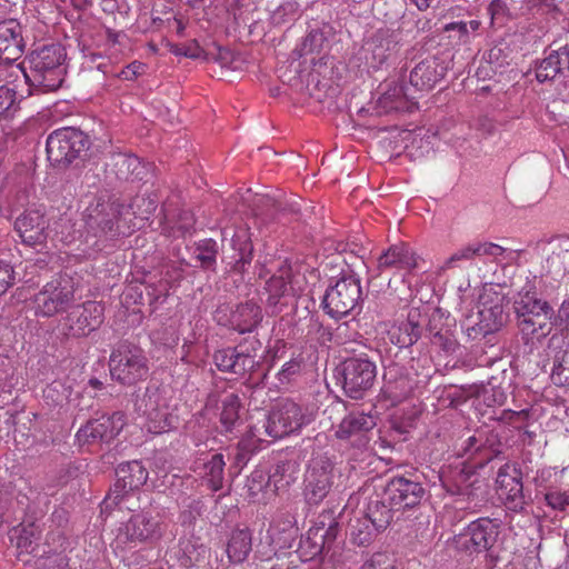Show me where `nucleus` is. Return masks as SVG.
<instances>
[{
    "mask_svg": "<svg viewBox=\"0 0 569 569\" xmlns=\"http://www.w3.org/2000/svg\"><path fill=\"white\" fill-rule=\"evenodd\" d=\"M209 548L198 539H184L179 542L177 559L184 568L198 567L209 558Z\"/></svg>",
    "mask_w": 569,
    "mask_h": 569,
    "instance_id": "29",
    "label": "nucleus"
},
{
    "mask_svg": "<svg viewBox=\"0 0 569 569\" xmlns=\"http://www.w3.org/2000/svg\"><path fill=\"white\" fill-rule=\"evenodd\" d=\"M111 378L123 386L147 379L149 361L142 348L130 342L119 343L109 358Z\"/></svg>",
    "mask_w": 569,
    "mask_h": 569,
    "instance_id": "3",
    "label": "nucleus"
},
{
    "mask_svg": "<svg viewBox=\"0 0 569 569\" xmlns=\"http://www.w3.org/2000/svg\"><path fill=\"white\" fill-rule=\"evenodd\" d=\"M545 501L552 510L567 512L569 509V489H550L545 493Z\"/></svg>",
    "mask_w": 569,
    "mask_h": 569,
    "instance_id": "49",
    "label": "nucleus"
},
{
    "mask_svg": "<svg viewBox=\"0 0 569 569\" xmlns=\"http://www.w3.org/2000/svg\"><path fill=\"white\" fill-rule=\"evenodd\" d=\"M166 530L167 523L160 513L141 510L120 527L117 543L123 545V549L136 548L138 545L153 546L162 539Z\"/></svg>",
    "mask_w": 569,
    "mask_h": 569,
    "instance_id": "2",
    "label": "nucleus"
},
{
    "mask_svg": "<svg viewBox=\"0 0 569 569\" xmlns=\"http://www.w3.org/2000/svg\"><path fill=\"white\" fill-rule=\"evenodd\" d=\"M64 48L58 43L38 46L30 54V68L33 80L44 91H54L63 81L62 62L66 59Z\"/></svg>",
    "mask_w": 569,
    "mask_h": 569,
    "instance_id": "5",
    "label": "nucleus"
},
{
    "mask_svg": "<svg viewBox=\"0 0 569 569\" xmlns=\"http://www.w3.org/2000/svg\"><path fill=\"white\" fill-rule=\"evenodd\" d=\"M563 66H566L565 53H562V47H559L540 62L536 70V78L539 82L552 80Z\"/></svg>",
    "mask_w": 569,
    "mask_h": 569,
    "instance_id": "37",
    "label": "nucleus"
},
{
    "mask_svg": "<svg viewBox=\"0 0 569 569\" xmlns=\"http://www.w3.org/2000/svg\"><path fill=\"white\" fill-rule=\"evenodd\" d=\"M307 281L301 267L283 262L278 271L266 282L268 303L276 306L281 298L297 296L306 288Z\"/></svg>",
    "mask_w": 569,
    "mask_h": 569,
    "instance_id": "14",
    "label": "nucleus"
},
{
    "mask_svg": "<svg viewBox=\"0 0 569 569\" xmlns=\"http://www.w3.org/2000/svg\"><path fill=\"white\" fill-rule=\"evenodd\" d=\"M194 226V217L189 210H181L178 214V220L171 227V236L184 237L191 233Z\"/></svg>",
    "mask_w": 569,
    "mask_h": 569,
    "instance_id": "51",
    "label": "nucleus"
},
{
    "mask_svg": "<svg viewBox=\"0 0 569 569\" xmlns=\"http://www.w3.org/2000/svg\"><path fill=\"white\" fill-rule=\"evenodd\" d=\"M123 426L122 413L103 415L97 419L89 420L81 427L77 432V439L80 445L108 443L119 435Z\"/></svg>",
    "mask_w": 569,
    "mask_h": 569,
    "instance_id": "18",
    "label": "nucleus"
},
{
    "mask_svg": "<svg viewBox=\"0 0 569 569\" xmlns=\"http://www.w3.org/2000/svg\"><path fill=\"white\" fill-rule=\"evenodd\" d=\"M22 32V27L16 18L2 19L0 21V36H21Z\"/></svg>",
    "mask_w": 569,
    "mask_h": 569,
    "instance_id": "61",
    "label": "nucleus"
},
{
    "mask_svg": "<svg viewBox=\"0 0 569 569\" xmlns=\"http://www.w3.org/2000/svg\"><path fill=\"white\" fill-rule=\"evenodd\" d=\"M240 408V398L237 395L230 393L223 398L220 422L226 432L231 431L238 422Z\"/></svg>",
    "mask_w": 569,
    "mask_h": 569,
    "instance_id": "43",
    "label": "nucleus"
},
{
    "mask_svg": "<svg viewBox=\"0 0 569 569\" xmlns=\"http://www.w3.org/2000/svg\"><path fill=\"white\" fill-rule=\"evenodd\" d=\"M212 359L218 370L239 376L244 375L256 366L253 356L231 347L216 350Z\"/></svg>",
    "mask_w": 569,
    "mask_h": 569,
    "instance_id": "24",
    "label": "nucleus"
},
{
    "mask_svg": "<svg viewBox=\"0 0 569 569\" xmlns=\"http://www.w3.org/2000/svg\"><path fill=\"white\" fill-rule=\"evenodd\" d=\"M27 76L7 77V84L0 86V116L9 111L16 102V92H27Z\"/></svg>",
    "mask_w": 569,
    "mask_h": 569,
    "instance_id": "36",
    "label": "nucleus"
},
{
    "mask_svg": "<svg viewBox=\"0 0 569 569\" xmlns=\"http://www.w3.org/2000/svg\"><path fill=\"white\" fill-rule=\"evenodd\" d=\"M313 420V416L302 406L283 400L269 413V433L271 439H280L297 431Z\"/></svg>",
    "mask_w": 569,
    "mask_h": 569,
    "instance_id": "9",
    "label": "nucleus"
},
{
    "mask_svg": "<svg viewBox=\"0 0 569 569\" xmlns=\"http://www.w3.org/2000/svg\"><path fill=\"white\" fill-rule=\"evenodd\" d=\"M170 47V51L176 56H183L187 58L198 59H214L221 63H228L232 60V53L229 49L212 42L213 48H207L201 44L196 38L188 39L187 41L178 44L166 42Z\"/></svg>",
    "mask_w": 569,
    "mask_h": 569,
    "instance_id": "22",
    "label": "nucleus"
},
{
    "mask_svg": "<svg viewBox=\"0 0 569 569\" xmlns=\"http://www.w3.org/2000/svg\"><path fill=\"white\" fill-rule=\"evenodd\" d=\"M419 266V257L405 242H399L390 246L387 250L382 251L377 259V267L380 272L397 269L411 271Z\"/></svg>",
    "mask_w": 569,
    "mask_h": 569,
    "instance_id": "21",
    "label": "nucleus"
},
{
    "mask_svg": "<svg viewBox=\"0 0 569 569\" xmlns=\"http://www.w3.org/2000/svg\"><path fill=\"white\" fill-rule=\"evenodd\" d=\"M333 462L323 456L313 458L305 476V497L309 505H319L332 487Z\"/></svg>",
    "mask_w": 569,
    "mask_h": 569,
    "instance_id": "13",
    "label": "nucleus"
},
{
    "mask_svg": "<svg viewBox=\"0 0 569 569\" xmlns=\"http://www.w3.org/2000/svg\"><path fill=\"white\" fill-rule=\"evenodd\" d=\"M217 243L213 240L202 241L197 247L196 259L203 269H212L217 260Z\"/></svg>",
    "mask_w": 569,
    "mask_h": 569,
    "instance_id": "48",
    "label": "nucleus"
},
{
    "mask_svg": "<svg viewBox=\"0 0 569 569\" xmlns=\"http://www.w3.org/2000/svg\"><path fill=\"white\" fill-rule=\"evenodd\" d=\"M383 489L387 499L391 500V505L396 506L398 511L419 505L425 495L419 481L402 476L391 478Z\"/></svg>",
    "mask_w": 569,
    "mask_h": 569,
    "instance_id": "19",
    "label": "nucleus"
},
{
    "mask_svg": "<svg viewBox=\"0 0 569 569\" xmlns=\"http://www.w3.org/2000/svg\"><path fill=\"white\" fill-rule=\"evenodd\" d=\"M496 483L498 496L509 510L520 512L525 509L522 473L516 465L505 463L501 466Z\"/></svg>",
    "mask_w": 569,
    "mask_h": 569,
    "instance_id": "16",
    "label": "nucleus"
},
{
    "mask_svg": "<svg viewBox=\"0 0 569 569\" xmlns=\"http://www.w3.org/2000/svg\"><path fill=\"white\" fill-rule=\"evenodd\" d=\"M233 248L238 249L239 258L233 264V270L239 273H244L247 267L252 261L253 246L249 239L247 231L241 230L237 232L232 239Z\"/></svg>",
    "mask_w": 569,
    "mask_h": 569,
    "instance_id": "40",
    "label": "nucleus"
},
{
    "mask_svg": "<svg viewBox=\"0 0 569 569\" xmlns=\"http://www.w3.org/2000/svg\"><path fill=\"white\" fill-rule=\"evenodd\" d=\"M157 209L154 200L146 197H136L129 206H126V214L131 230L137 228V219L148 220L150 214Z\"/></svg>",
    "mask_w": 569,
    "mask_h": 569,
    "instance_id": "41",
    "label": "nucleus"
},
{
    "mask_svg": "<svg viewBox=\"0 0 569 569\" xmlns=\"http://www.w3.org/2000/svg\"><path fill=\"white\" fill-rule=\"evenodd\" d=\"M482 446L483 443L480 439H478L476 436H470L457 449V455L460 457L472 456L473 453L478 452Z\"/></svg>",
    "mask_w": 569,
    "mask_h": 569,
    "instance_id": "60",
    "label": "nucleus"
},
{
    "mask_svg": "<svg viewBox=\"0 0 569 569\" xmlns=\"http://www.w3.org/2000/svg\"><path fill=\"white\" fill-rule=\"evenodd\" d=\"M378 104L387 113L412 112L413 109V103L403 96L401 87H395L382 93L378 100Z\"/></svg>",
    "mask_w": 569,
    "mask_h": 569,
    "instance_id": "38",
    "label": "nucleus"
},
{
    "mask_svg": "<svg viewBox=\"0 0 569 569\" xmlns=\"http://www.w3.org/2000/svg\"><path fill=\"white\" fill-rule=\"evenodd\" d=\"M480 21L479 20H470L469 22L465 21H457L447 23L442 31L450 32L456 31L460 36L468 34L470 31H477L479 29Z\"/></svg>",
    "mask_w": 569,
    "mask_h": 569,
    "instance_id": "59",
    "label": "nucleus"
},
{
    "mask_svg": "<svg viewBox=\"0 0 569 569\" xmlns=\"http://www.w3.org/2000/svg\"><path fill=\"white\" fill-rule=\"evenodd\" d=\"M342 388L351 399H361L376 380L377 367L368 357H351L341 365Z\"/></svg>",
    "mask_w": 569,
    "mask_h": 569,
    "instance_id": "8",
    "label": "nucleus"
},
{
    "mask_svg": "<svg viewBox=\"0 0 569 569\" xmlns=\"http://www.w3.org/2000/svg\"><path fill=\"white\" fill-rule=\"evenodd\" d=\"M252 550V533L248 528L231 531L226 552L231 563L244 562Z\"/></svg>",
    "mask_w": 569,
    "mask_h": 569,
    "instance_id": "27",
    "label": "nucleus"
},
{
    "mask_svg": "<svg viewBox=\"0 0 569 569\" xmlns=\"http://www.w3.org/2000/svg\"><path fill=\"white\" fill-rule=\"evenodd\" d=\"M87 223L112 236L127 234L131 231L126 214V206L118 202L98 201L86 210Z\"/></svg>",
    "mask_w": 569,
    "mask_h": 569,
    "instance_id": "10",
    "label": "nucleus"
},
{
    "mask_svg": "<svg viewBox=\"0 0 569 569\" xmlns=\"http://www.w3.org/2000/svg\"><path fill=\"white\" fill-rule=\"evenodd\" d=\"M78 282L68 274L48 281L32 298L37 317L51 318L64 311L74 300Z\"/></svg>",
    "mask_w": 569,
    "mask_h": 569,
    "instance_id": "4",
    "label": "nucleus"
},
{
    "mask_svg": "<svg viewBox=\"0 0 569 569\" xmlns=\"http://www.w3.org/2000/svg\"><path fill=\"white\" fill-rule=\"evenodd\" d=\"M89 147L88 137L74 128H60L47 138L48 160L53 166H67Z\"/></svg>",
    "mask_w": 569,
    "mask_h": 569,
    "instance_id": "7",
    "label": "nucleus"
},
{
    "mask_svg": "<svg viewBox=\"0 0 569 569\" xmlns=\"http://www.w3.org/2000/svg\"><path fill=\"white\" fill-rule=\"evenodd\" d=\"M398 512L396 506L391 505V500L387 499L385 489L380 492L375 491L369 498L366 506L365 515L373 525L375 529L386 530L391 523L395 513Z\"/></svg>",
    "mask_w": 569,
    "mask_h": 569,
    "instance_id": "26",
    "label": "nucleus"
},
{
    "mask_svg": "<svg viewBox=\"0 0 569 569\" xmlns=\"http://www.w3.org/2000/svg\"><path fill=\"white\" fill-rule=\"evenodd\" d=\"M226 462L221 453L212 455L202 463L200 475L212 491H219L223 487Z\"/></svg>",
    "mask_w": 569,
    "mask_h": 569,
    "instance_id": "35",
    "label": "nucleus"
},
{
    "mask_svg": "<svg viewBox=\"0 0 569 569\" xmlns=\"http://www.w3.org/2000/svg\"><path fill=\"white\" fill-rule=\"evenodd\" d=\"M547 256H566V262L569 267V237L558 236L550 240Z\"/></svg>",
    "mask_w": 569,
    "mask_h": 569,
    "instance_id": "56",
    "label": "nucleus"
},
{
    "mask_svg": "<svg viewBox=\"0 0 569 569\" xmlns=\"http://www.w3.org/2000/svg\"><path fill=\"white\" fill-rule=\"evenodd\" d=\"M361 295L360 279L355 274H343L327 289L322 299L323 310L332 319H341L358 307Z\"/></svg>",
    "mask_w": 569,
    "mask_h": 569,
    "instance_id": "6",
    "label": "nucleus"
},
{
    "mask_svg": "<svg viewBox=\"0 0 569 569\" xmlns=\"http://www.w3.org/2000/svg\"><path fill=\"white\" fill-rule=\"evenodd\" d=\"M566 261V256H547L545 268L555 279H562L566 274H569V267Z\"/></svg>",
    "mask_w": 569,
    "mask_h": 569,
    "instance_id": "52",
    "label": "nucleus"
},
{
    "mask_svg": "<svg viewBox=\"0 0 569 569\" xmlns=\"http://www.w3.org/2000/svg\"><path fill=\"white\" fill-rule=\"evenodd\" d=\"M413 391V381L406 372L405 368L398 363H390L383 372V386L381 397L390 402V406H397L405 401Z\"/></svg>",
    "mask_w": 569,
    "mask_h": 569,
    "instance_id": "20",
    "label": "nucleus"
},
{
    "mask_svg": "<svg viewBox=\"0 0 569 569\" xmlns=\"http://www.w3.org/2000/svg\"><path fill=\"white\" fill-rule=\"evenodd\" d=\"M382 530L375 529L373 525L370 523L368 517L365 515L362 520H358L357 525L352 526L351 537L357 545L366 546Z\"/></svg>",
    "mask_w": 569,
    "mask_h": 569,
    "instance_id": "47",
    "label": "nucleus"
},
{
    "mask_svg": "<svg viewBox=\"0 0 569 569\" xmlns=\"http://www.w3.org/2000/svg\"><path fill=\"white\" fill-rule=\"evenodd\" d=\"M447 68L436 58H426L410 72V83L420 91L431 90L446 74Z\"/></svg>",
    "mask_w": 569,
    "mask_h": 569,
    "instance_id": "25",
    "label": "nucleus"
},
{
    "mask_svg": "<svg viewBox=\"0 0 569 569\" xmlns=\"http://www.w3.org/2000/svg\"><path fill=\"white\" fill-rule=\"evenodd\" d=\"M261 309L253 302L239 305L231 313L230 322L240 333L251 332L261 321Z\"/></svg>",
    "mask_w": 569,
    "mask_h": 569,
    "instance_id": "31",
    "label": "nucleus"
},
{
    "mask_svg": "<svg viewBox=\"0 0 569 569\" xmlns=\"http://www.w3.org/2000/svg\"><path fill=\"white\" fill-rule=\"evenodd\" d=\"M323 38H302L301 42L295 46L290 54L291 60L300 59L320 48Z\"/></svg>",
    "mask_w": 569,
    "mask_h": 569,
    "instance_id": "54",
    "label": "nucleus"
},
{
    "mask_svg": "<svg viewBox=\"0 0 569 569\" xmlns=\"http://www.w3.org/2000/svg\"><path fill=\"white\" fill-rule=\"evenodd\" d=\"M417 312L410 311L408 318L389 330L390 341L399 348H407L418 341L421 327L416 320Z\"/></svg>",
    "mask_w": 569,
    "mask_h": 569,
    "instance_id": "28",
    "label": "nucleus"
},
{
    "mask_svg": "<svg viewBox=\"0 0 569 569\" xmlns=\"http://www.w3.org/2000/svg\"><path fill=\"white\" fill-rule=\"evenodd\" d=\"M461 261H463V259L460 257L458 251H455L441 266L438 267L436 272L438 276H442L448 270L457 268Z\"/></svg>",
    "mask_w": 569,
    "mask_h": 569,
    "instance_id": "64",
    "label": "nucleus"
},
{
    "mask_svg": "<svg viewBox=\"0 0 569 569\" xmlns=\"http://www.w3.org/2000/svg\"><path fill=\"white\" fill-rule=\"evenodd\" d=\"M116 475L118 479L104 499L107 508L120 505L129 492L139 490L149 478L147 468L139 460L120 463Z\"/></svg>",
    "mask_w": 569,
    "mask_h": 569,
    "instance_id": "12",
    "label": "nucleus"
},
{
    "mask_svg": "<svg viewBox=\"0 0 569 569\" xmlns=\"http://www.w3.org/2000/svg\"><path fill=\"white\" fill-rule=\"evenodd\" d=\"M36 569H70L68 559L62 555H53L37 561Z\"/></svg>",
    "mask_w": 569,
    "mask_h": 569,
    "instance_id": "58",
    "label": "nucleus"
},
{
    "mask_svg": "<svg viewBox=\"0 0 569 569\" xmlns=\"http://www.w3.org/2000/svg\"><path fill=\"white\" fill-rule=\"evenodd\" d=\"M303 365V358L301 355L291 358L289 361H287L280 371L278 372V380L281 383H289L291 382L297 376L300 375L302 370Z\"/></svg>",
    "mask_w": 569,
    "mask_h": 569,
    "instance_id": "50",
    "label": "nucleus"
},
{
    "mask_svg": "<svg viewBox=\"0 0 569 569\" xmlns=\"http://www.w3.org/2000/svg\"><path fill=\"white\" fill-rule=\"evenodd\" d=\"M17 39L18 38H0V63L7 66L6 76L9 78L16 73L26 76L18 64H13V62L22 56V47Z\"/></svg>",
    "mask_w": 569,
    "mask_h": 569,
    "instance_id": "34",
    "label": "nucleus"
},
{
    "mask_svg": "<svg viewBox=\"0 0 569 569\" xmlns=\"http://www.w3.org/2000/svg\"><path fill=\"white\" fill-rule=\"evenodd\" d=\"M502 300L503 298L499 293L492 292L491 296V289H485L483 293L479 297V321L466 329L467 336L470 339L475 340L479 337H486L501 326Z\"/></svg>",
    "mask_w": 569,
    "mask_h": 569,
    "instance_id": "15",
    "label": "nucleus"
},
{
    "mask_svg": "<svg viewBox=\"0 0 569 569\" xmlns=\"http://www.w3.org/2000/svg\"><path fill=\"white\" fill-rule=\"evenodd\" d=\"M104 308L97 301H86L72 308L62 319L61 330L68 338L89 336L103 321Z\"/></svg>",
    "mask_w": 569,
    "mask_h": 569,
    "instance_id": "11",
    "label": "nucleus"
},
{
    "mask_svg": "<svg viewBox=\"0 0 569 569\" xmlns=\"http://www.w3.org/2000/svg\"><path fill=\"white\" fill-rule=\"evenodd\" d=\"M476 243L478 257H489L492 262H500L505 258V254L507 253L506 248L495 242L485 241Z\"/></svg>",
    "mask_w": 569,
    "mask_h": 569,
    "instance_id": "53",
    "label": "nucleus"
},
{
    "mask_svg": "<svg viewBox=\"0 0 569 569\" xmlns=\"http://www.w3.org/2000/svg\"><path fill=\"white\" fill-rule=\"evenodd\" d=\"M373 426L372 417L362 412H352L342 419L336 430V437L339 439H349L352 436L369 431Z\"/></svg>",
    "mask_w": 569,
    "mask_h": 569,
    "instance_id": "33",
    "label": "nucleus"
},
{
    "mask_svg": "<svg viewBox=\"0 0 569 569\" xmlns=\"http://www.w3.org/2000/svg\"><path fill=\"white\" fill-rule=\"evenodd\" d=\"M389 49L388 38H365L359 59L365 60L367 67L378 69L387 60Z\"/></svg>",
    "mask_w": 569,
    "mask_h": 569,
    "instance_id": "30",
    "label": "nucleus"
},
{
    "mask_svg": "<svg viewBox=\"0 0 569 569\" xmlns=\"http://www.w3.org/2000/svg\"><path fill=\"white\" fill-rule=\"evenodd\" d=\"M11 540H16L17 548L21 552L32 553L34 551L39 532L33 523L20 526L13 529Z\"/></svg>",
    "mask_w": 569,
    "mask_h": 569,
    "instance_id": "42",
    "label": "nucleus"
},
{
    "mask_svg": "<svg viewBox=\"0 0 569 569\" xmlns=\"http://www.w3.org/2000/svg\"><path fill=\"white\" fill-rule=\"evenodd\" d=\"M501 521L488 517H481L469 523L467 535L476 551H487L497 542Z\"/></svg>",
    "mask_w": 569,
    "mask_h": 569,
    "instance_id": "23",
    "label": "nucleus"
},
{
    "mask_svg": "<svg viewBox=\"0 0 569 569\" xmlns=\"http://www.w3.org/2000/svg\"><path fill=\"white\" fill-rule=\"evenodd\" d=\"M360 569H393L388 558L382 553L373 555Z\"/></svg>",
    "mask_w": 569,
    "mask_h": 569,
    "instance_id": "63",
    "label": "nucleus"
},
{
    "mask_svg": "<svg viewBox=\"0 0 569 569\" xmlns=\"http://www.w3.org/2000/svg\"><path fill=\"white\" fill-rule=\"evenodd\" d=\"M515 310L521 333L528 338L540 340L546 338L553 328V309L529 290L519 293L515 301Z\"/></svg>",
    "mask_w": 569,
    "mask_h": 569,
    "instance_id": "1",
    "label": "nucleus"
},
{
    "mask_svg": "<svg viewBox=\"0 0 569 569\" xmlns=\"http://www.w3.org/2000/svg\"><path fill=\"white\" fill-rule=\"evenodd\" d=\"M528 418L529 411L525 409L519 411L502 410L499 420L520 429L522 423L527 422Z\"/></svg>",
    "mask_w": 569,
    "mask_h": 569,
    "instance_id": "57",
    "label": "nucleus"
},
{
    "mask_svg": "<svg viewBox=\"0 0 569 569\" xmlns=\"http://www.w3.org/2000/svg\"><path fill=\"white\" fill-rule=\"evenodd\" d=\"M49 219L40 209H29L14 221V230L23 244L43 248L49 238Z\"/></svg>",
    "mask_w": 569,
    "mask_h": 569,
    "instance_id": "17",
    "label": "nucleus"
},
{
    "mask_svg": "<svg viewBox=\"0 0 569 569\" xmlns=\"http://www.w3.org/2000/svg\"><path fill=\"white\" fill-rule=\"evenodd\" d=\"M146 70L147 66L144 63L140 61H133L121 71V76L124 80L132 81L138 76L143 74Z\"/></svg>",
    "mask_w": 569,
    "mask_h": 569,
    "instance_id": "62",
    "label": "nucleus"
},
{
    "mask_svg": "<svg viewBox=\"0 0 569 569\" xmlns=\"http://www.w3.org/2000/svg\"><path fill=\"white\" fill-rule=\"evenodd\" d=\"M16 283V272L12 264L0 259V296Z\"/></svg>",
    "mask_w": 569,
    "mask_h": 569,
    "instance_id": "55",
    "label": "nucleus"
},
{
    "mask_svg": "<svg viewBox=\"0 0 569 569\" xmlns=\"http://www.w3.org/2000/svg\"><path fill=\"white\" fill-rule=\"evenodd\" d=\"M490 16V26L493 31L507 24L511 19L510 10L503 0H491L487 8Z\"/></svg>",
    "mask_w": 569,
    "mask_h": 569,
    "instance_id": "46",
    "label": "nucleus"
},
{
    "mask_svg": "<svg viewBox=\"0 0 569 569\" xmlns=\"http://www.w3.org/2000/svg\"><path fill=\"white\" fill-rule=\"evenodd\" d=\"M112 166L120 179L143 180L146 177V166L137 156L118 153L112 157Z\"/></svg>",
    "mask_w": 569,
    "mask_h": 569,
    "instance_id": "32",
    "label": "nucleus"
},
{
    "mask_svg": "<svg viewBox=\"0 0 569 569\" xmlns=\"http://www.w3.org/2000/svg\"><path fill=\"white\" fill-rule=\"evenodd\" d=\"M551 380L557 386L569 388V348L555 356Z\"/></svg>",
    "mask_w": 569,
    "mask_h": 569,
    "instance_id": "45",
    "label": "nucleus"
},
{
    "mask_svg": "<svg viewBox=\"0 0 569 569\" xmlns=\"http://www.w3.org/2000/svg\"><path fill=\"white\" fill-rule=\"evenodd\" d=\"M269 415L264 417L261 421H258L256 425L249 427L246 437L239 442V448L241 450L254 451L258 450L260 443L270 442L266 438H271V433L269 431Z\"/></svg>",
    "mask_w": 569,
    "mask_h": 569,
    "instance_id": "39",
    "label": "nucleus"
},
{
    "mask_svg": "<svg viewBox=\"0 0 569 569\" xmlns=\"http://www.w3.org/2000/svg\"><path fill=\"white\" fill-rule=\"evenodd\" d=\"M176 417L167 409H156L150 411L147 420V429L153 435H160L174 427Z\"/></svg>",
    "mask_w": 569,
    "mask_h": 569,
    "instance_id": "44",
    "label": "nucleus"
}]
</instances>
